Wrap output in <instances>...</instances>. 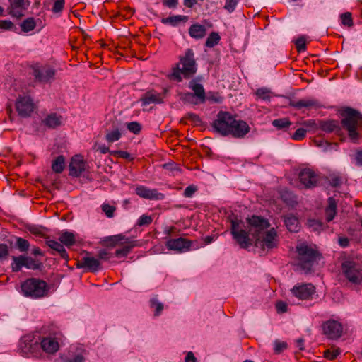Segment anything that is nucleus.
I'll return each instance as SVG.
<instances>
[{
	"label": "nucleus",
	"instance_id": "052dcab7",
	"mask_svg": "<svg viewBox=\"0 0 362 362\" xmlns=\"http://www.w3.org/2000/svg\"><path fill=\"white\" fill-rule=\"evenodd\" d=\"M339 353L340 352L339 351L338 349H336L334 351H330L329 349H327L325 351L324 356L329 360H334V358H337Z\"/></svg>",
	"mask_w": 362,
	"mask_h": 362
},
{
	"label": "nucleus",
	"instance_id": "2f4dec72",
	"mask_svg": "<svg viewBox=\"0 0 362 362\" xmlns=\"http://www.w3.org/2000/svg\"><path fill=\"white\" fill-rule=\"evenodd\" d=\"M65 167V159L63 156H57L52 162V169L56 173L63 172Z\"/></svg>",
	"mask_w": 362,
	"mask_h": 362
},
{
	"label": "nucleus",
	"instance_id": "e433bc0d",
	"mask_svg": "<svg viewBox=\"0 0 362 362\" xmlns=\"http://www.w3.org/2000/svg\"><path fill=\"white\" fill-rule=\"evenodd\" d=\"M221 37L217 33L212 32L209 34V37L206 39L205 42V45L207 47L211 48L215 45H218Z\"/></svg>",
	"mask_w": 362,
	"mask_h": 362
},
{
	"label": "nucleus",
	"instance_id": "8fccbe9b",
	"mask_svg": "<svg viewBox=\"0 0 362 362\" xmlns=\"http://www.w3.org/2000/svg\"><path fill=\"white\" fill-rule=\"evenodd\" d=\"M274 352L276 354H279L284 350L286 349L288 347L287 343L285 341H280L279 340H276L274 343Z\"/></svg>",
	"mask_w": 362,
	"mask_h": 362
},
{
	"label": "nucleus",
	"instance_id": "c85d7f7f",
	"mask_svg": "<svg viewBox=\"0 0 362 362\" xmlns=\"http://www.w3.org/2000/svg\"><path fill=\"white\" fill-rule=\"evenodd\" d=\"M59 240L65 246L70 247L75 245L76 235L71 232L63 230L59 238Z\"/></svg>",
	"mask_w": 362,
	"mask_h": 362
},
{
	"label": "nucleus",
	"instance_id": "f8f14e48",
	"mask_svg": "<svg viewBox=\"0 0 362 362\" xmlns=\"http://www.w3.org/2000/svg\"><path fill=\"white\" fill-rule=\"evenodd\" d=\"M291 292L300 300H308L315 293V287L312 284H297Z\"/></svg>",
	"mask_w": 362,
	"mask_h": 362
},
{
	"label": "nucleus",
	"instance_id": "4c0bfd02",
	"mask_svg": "<svg viewBox=\"0 0 362 362\" xmlns=\"http://www.w3.org/2000/svg\"><path fill=\"white\" fill-rule=\"evenodd\" d=\"M36 26L35 21L33 18H28L21 24L22 30L25 33L33 30Z\"/></svg>",
	"mask_w": 362,
	"mask_h": 362
},
{
	"label": "nucleus",
	"instance_id": "f3484780",
	"mask_svg": "<svg viewBox=\"0 0 362 362\" xmlns=\"http://www.w3.org/2000/svg\"><path fill=\"white\" fill-rule=\"evenodd\" d=\"M55 73V70L49 66L33 67V76L35 80L40 82L47 83L49 81L50 79L54 78Z\"/></svg>",
	"mask_w": 362,
	"mask_h": 362
},
{
	"label": "nucleus",
	"instance_id": "7ed1b4c3",
	"mask_svg": "<svg viewBox=\"0 0 362 362\" xmlns=\"http://www.w3.org/2000/svg\"><path fill=\"white\" fill-rule=\"evenodd\" d=\"M214 132L223 136H232L234 138L242 139L249 133L250 127L244 120L236 119L228 112L220 111L216 119L211 123Z\"/></svg>",
	"mask_w": 362,
	"mask_h": 362
},
{
	"label": "nucleus",
	"instance_id": "864d4df0",
	"mask_svg": "<svg viewBox=\"0 0 362 362\" xmlns=\"http://www.w3.org/2000/svg\"><path fill=\"white\" fill-rule=\"evenodd\" d=\"M153 221V218L151 216L148 215H142L140 216L137 221V226H148L150 225Z\"/></svg>",
	"mask_w": 362,
	"mask_h": 362
},
{
	"label": "nucleus",
	"instance_id": "3c124183",
	"mask_svg": "<svg viewBox=\"0 0 362 362\" xmlns=\"http://www.w3.org/2000/svg\"><path fill=\"white\" fill-rule=\"evenodd\" d=\"M306 132V129L303 128H298L291 136V138L296 141H300L305 137Z\"/></svg>",
	"mask_w": 362,
	"mask_h": 362
},
{
	"label": "nucleus",
	"instance_id": "393cba45",
	"mask_svg": "<svg viewBox=\"0 0 362 362\" xmlns=\"http://www.w3.org/2000/svg\"><path fill=\"white\" fill-rule=\"evenodd\" d=\"M121 248L116 250L115 256L117 257H124L128 255L131 250L138 246V241L136 240H127L120 243Z\"/></svg>",
	"mask_w": 362,
	"mask_h": 362
},
{
	"label": "nucleus",
	"instance_id": "0eeeda50",
	"mask_svg": "<svg viewBox=\"0 0 362 362\" xmlns=\"http://www.w3.org/2000/svg\"><path fill=\"white\" fill-rule=\"evenodd\" d=\"M189 88L193 93L187 92L181 94L180 99L185 103L198 105L206 101V93L203 86L192 80L189 83Z\"/></svg>",
	"mask_w": 362,
	"mask_h": 362
},
{
	"label": "nucleus",
	"instance_id": "b1692460",
	"mask_svg": "<svg viewBox=\"0 0 362 362\" xmlns=\"http://www.w3.org/2000/svg\"><path fill=\"white\" fill-rule=\"evenodd\" d=\"M140 101L143 106L148 105L151 103L159 104L163 102L160 94L154 90H150L142 95Z\"/></svg>",
	"mask_w": 362,
	"mask_h": 362
},
{
	"label": "nucleus",
	"instance_id": "58836bf2",
	"mask_svg": "<svg viewBox=\"0 0 362 362\" xmlns=\"http://www.w3.org/2000/svg\"><path fill=\"white\" fill-rule=\"evenodd\" d=\"M255 94L258 99H261L264 101H269L272 98V92L266 88H258L256 90Z\"/></svg>",
	"mask_w": 362,
	"mask_h": 362
},
{
	"label": "nucleus",
	"instance_id": "de8ad7c7",
	"mask_svg": "<svg viewBox=\"0 0 362 362\" xmlns=\"http://www.w3.org/2000/svg\"><path fill=\"white\" fill-rule=\"evenodd\" d=\"M295 45L298 52H302L306 50V40L303 36L298 38L295 42Z\"/></svg>",
	"mask_w": 362,
	"mask_h": 362
},
{
	"label": "nucleus",
	"instance_id": "c756f323",
	"mask_svg": "<svg viewBox=\"0 0 362 362\" xmlns=\"http://www.w3.org/2000/svg\"><path fill=\"white\" fill-rule=\"evenodd\" d=\"M328 205L325 209V217L327 222L332 221L336 215L337 203L333 197H329L327 200Z\"/></svg>",
	"mask_w": 362,
	"mask_h": 362
},
{
	"label": "nucleus",
	"instance_id": "4d7b16f0",
	"mask_svg": "<svg viewBox=\"0 0 362 362\" xmlns=\"http://www.w3.org/2000/svg\"><path fill=\"white\" fill-rule=\"evenodd\" d=\"M25 8H15L13 6H10L9 7V9H10V12L9 13L13 16V17H16L17 18H21L23 16V9Z\"/></svg>",
	"mask_w": 362,
	"mask_h": 362
},
{
	"label": "nucleus",
	"instance_id": "5fc2aeb1",
	"mask_svg": "<svg viewBox=\"0 0 362 362\" xmlns=\"http://www.w3.org/2000/svg\"><path fill=\"white\" fill-rule=\"evenodd\" d=\"M206 100L221 103L223 101V98L218 94L212 92H209L207 95H206Z\"/></svg>",
	"mask_w": 362,
	"mask_h": 362
},
{
	"label": "nucleus",
	"instance_id": "ddd939ff",
	"mask_svg": "<svg viewBox=\"0 0 362 362\" xmlns=\"http://www.w3.org/2000/svg\"><path fill=\"white\" fill-rule=\"evenodd\" d=\"M299 180L306 188H312L317 186L320 175L310 168H304L299 173Z\"/></svg>",
	"mask_w": 362,
	"mask_h": 362
},
{
	"label": "nucleus",
	"instance_id": "13d9d810",
	"mask_svg": "<svg viewBox=\"0 0 362 362\" xmlns=\"http://www.w3.org/2000/svg\"><path fill=\"white\" fill-rule=\"evenodd\" d=\"M97 257L98 259L105 261L110 259L112 257V255L110 252H109L107 250L103 249L98 252Z\"/></svg>",
	"mask_w": 362,
	"mask_h": 362
},
{
	"label": "nucleus",
	"instance_id": "79ce46f5",
	"mask_svg": "<svg viewBox=\"0 0 362 362\" xmlns=\"http://www.w3.org/2000/svg\"><path fill=\"white\" fill-rule=\"evenodd\" d=\"M328 182L332 187H337L342 184L343 180L339 174H331L328 177Z\"/></svg>",
	"mask_w": 362,
	"mask_h": 362
},
{
	"label": "nucleus",
	"instance_id": "39448f33",
	"mask_svg": "<svg viewBox=\"0 0 362 362\" xmlns=\"http://www.w3.org/2000/svg\"><path fill=\"white\" fill-rule=\"evenodd\" d=\"M23 295L32 299L46 297L50 287L47 283L37 278H29L24 281L21 286Z\"/></svg>",
	"mask_w": 362,
	"mask_h": 362
},
{
	"label": "nucleus",
	"instance_id": "6ab92c4d",
	"mask_svg": "<svg viewBox=\"0 0 362 362\" xmlns=\"http://www.w3.org/2000/svg\"><path fill=\"white\" fill-rule=\"evenodd\" d=\"M135 193L140 197L150 200H162L165 197V195L158 192L157 189H151L143 185L137 186L135 189Z\"/></svg>",
	"mask_w": 362,
	"mask_h": 362
},
{
	"label": "nucleus",
	"instance_id": "5701e85b",
	"mask_svg": "<svg viewBox=\"0 0 362 362\" xmlns=\"http://www.w3.org/2000/svg\"><path fill=\"white\" fill-rule=\"evenodd\" d=\"M88 354L83 349H77L75 352L69 353L68 355H63L62 360L63 362H85V356Z\"/></svg>",
	"mask_w": 362,
	"mask_h": 362
},
{
	"label": "nucleus",
	"instance_id": "f704fd0d",
	"mask_svg": "<svg viewBox=\"0 0 362 362\" xmlns=\"http://www.w3.org/2000/svg\"><path fill=\"white\" fill-rule=\"evenodd\" d=\"M149 303L150 307L154 309V316H159L163 310V304L158 300L157 296L151 298Z\"/></svg>",
	"mask_w": 362,
	"mask_h": 362
},
{
	"label": "nucleus",
	"instance_id": "bb28decb",
	"mask_svg": "<svg viewBox=\"0 0 362 362\" xmlns=\"http://www.w3.org/2000/svg\"><path fill=\"white\" fill-rule=\"evenodd\" d=\"M284 223L287 229L291 232H298L300 229L299 221L293 214L284 216Z\"/></svg>",
	"mask_w": 362,
	"mask_h": 362
},
{
	"label": "nucleus",
	"instance_id": "f03ea898",
	"mask_svg": "<svg viewBox=\"0 0 362 362\" xmlns=\"http://www.w3.org/2000/svg\"><path fill=\"white\" fill-rule=\"evenodd\" d=\"M250 225V232L255 239V245L262 250H269L278 245V235L276 229L272 228L267 230L270 223L263 217L253 215L247 218Z\"/></svg>",
	"mask_w": 362,
	"mask_h": 362
},
{
	"label": "nucleus",
	"instance_id": "49530a36",
	"mask_svg": "<svg viewBox=\"0 0 362 362\" xmlns=\"http://www.w3.org/2000/svg\"><path fill=\"white\" fill-rule=\"evenodd\" d=\"M128 130L135 134L140 133L141 130V125L138 122H131L127 124Z\"/></svg>",
	"mask_w": 362,
	"mask_h": 362
},
{
	"label": "nucleus",
	"instance_id": "4468645a",
	"mask_svg": "<svg viewBox=\"0 0 362 362\" xmlns=\"http://www.w3.org/2000/svg\"><path fill=\"white\" fill-rule=\"evenodd\" d=\"M62 337V333L56 332L54 337H44L40 343V348L47 353H55L59 349V340Z\"/></svg>",
	"mask_w": 362,
	"mask_h": 362
},
{
	"label": "nucleus",
	"instance_id": "bf43d9fd",
	"mask_svg": "<svg viewBox=\"0 0 362 362\" xmlns=\"http://www.w3.org/2000/svg\"><path fill=\"white\" fill-rule=\"evenodd\" d=\"M197 187L195 185H189L187 187L184 191L183 195L185 197H192L197 192Z\"/></svg>",
	"mask_w": 362,
	"mask_h": 362
},
{
	"label": "nucleus",
	"instance_id": "338daca9",
	"mask_svg": "<svg viewBox=\"0 0 362 362\" xmlns=\"http://www.w3.org/2000/svg\"><path fill=\"white\" fill-rule=\"evenodd\" d=\"M308 224L309 226L313 228L315 230H320L322 228V223L317 220H310Z\"/></svg>",
	"mask_w": 362,
	"mask_h": 362
},
{
	"label": "nucleus",
	"instance_id": "20e7f679",
	"mask_svg": "<svg viewBox=\"0 0 362 362\" xmlns=\"http://www.w3.org/2000/svg\"><path fill=\"white\" fill-rule=\"evenodd\" d=\"M197 71V64L194 52L192 49H187L184 55L179 57V62L172 69L170 78L181 82L182 78H192Z\"/></svg>",
	"mask_w": 362,
	"mask_h": 362
},
{
	"label": "nucleus",
	"instance_id": "774afa93",
	"mask_svg": "<svg viewBox=\"0 0 362 362\" xmlns=\"http://www.w3.org/2000/svg\"><path fill=\"white\" fill-rule=\"evenodd\" d=\"M8 255V247L6 244H0V259L6 258Z\"/></svg>",
	"mask_w": 362,
	"mask_h": 362
},
{
	"label": "nucleus",
	"instance_id": "6e6d98bb",
	"mask_svg": "<svg viewBox=\"0 0 362 362\" xmlns=\"http://www.w3.org/2000/svg\"><path fill=\"white\" fill-rule=\"evenodd\" d=\"M238 0H226L224 8L229 13H232L238 4Z\"/></svg>",
	"mask_w": 362,
	"mask_h": 362
},
{
	"label": "nucleus",
	"instance_id": "cd10ccee",
	"mask_svg": "<svg viewBox=\"0 0 362 362\" xmlns=\"http://www.w3.org/2000/svg\"><path fill=\"white\" fill-rule=\"evenodd\" d=\"M206 33V29L204 25L199 23L192 25L189 28V34L192 38L202 39Z\"/></svg>",
	"mask_w": 362,
	"mask_h": 362
},
{
	"label": "nucleus",
	"instance_id": "412c9836",
	"mask_svg": "<svg viewBox=\"0 0 362 362\" xmlns=\"http://www.w3.org/2000/svg\"><path fill=\"white\" fill-rule=\"evenodd\" d=\"M46 244L53 250L52 252V255H55L56 254H58L62 259L66 261L69 259L68 253L66 252L64 245L61 242L59 243L54 240L47 239Z\"/></svg>",
	"mask_w": 362,
	"mask_h": 362
},
{
	"label": "nucleus",
	"instance_id": "2eb2a0df",
	"mask_svg": "<svg viewBox=\"0 0 362 362\" xmlns=\"http://www.w3.org/2000/svg\"><path fill=\"white\" fill-rule=\"evenodd\" d=\"M323 333L329 339H335L341 337L342 326L339 322L330 320L323 324Z\"/></svg>",
	"mask_w": 362,
	"mask_h": 362
},
{
	"label": "nucleus",
	"instance_id": "680f3d73",
	"mask_svg": "<svg viewBox=\"0 0 362 362\" xmlns=\"http://www.w3.org/2000/svg\"><path fill=\"white\" fill-rule=\"evenodd\" d=\"M185 118L191 120L196 124H198L202 122V120H201V118L199 117V116L194 113H191V112L187 113L185 116Z\"/></svg>",
	"mask_w": 362,
	"mask_h": 362
},
{
	"label": "nucleus",
	"instance_id": "473e14b6",
	"mask_svg": "<svg viewBox=\"0 0 362 362\" xmlns=\"http://www.w3.org/2000/svg\"><path fill=\"white\" fill-rule=\"evenodd\" d=\"M13 262L11 263V269L14 272H18L21 270L23 267H25V257L20 255L18 257H12Z\"/></svg>",
	"mask_w": 362,
	"mask_h": 362
},
{
	"label": "nucleus",
	"instance_id": "09e8293b",
	"mask_svg": "<svg viewBox=\"0 0 362 362\" xmlns=\"http://www.w3.org/2000/svg\"><path fill=\"white\" fill-rule=\"evenodd\" d=\"M65 5V0H55L52 7V12L54 13H60L64 9Z\"/></svg>",
	"mask_w": 362,
	"mask_h": 362
},
{
	"label": "nucleus",
	"instance_id": "9b49d317",
	"mask_svg": "<svg viewBox=\"0 0 362 362\" xmlns=\"http://www.w3.org/2000/svg\"><path fill=\"white\" fill-rule=\"evenodd\" d=\"M21 352L28 356L29 355L35 356L40 350V343L31 336L23 337L19 344Z\"/></svg>",
	"mask_w": 362,
	"mask_h": 362
},
{
	"label": "nucleus",
	"instance_id": "a19ab883",
	"mask_svg": "<svg viewBox=\"0 0 362 362\" xmlns=\"http://www.w3.org/2000/svg\"><path fill=\"white\" fill-rule=\"evenodd\" d=\"M16 245L19 251L26 252L29 249L30 243L27 240L21 237H18L16 238Z\"/></svg>",
	"mask_w": 362,
	"mask_h": 362
},
{
	"label": "nucleus",
	"instance_id": "a18cd8bd",
	"mask_svg": "<svg viewBox=\"0 0 362 362\" xmlns=\"http://www.w3.org/2000/svg\"><path fill=\"white\" fill-rule=\"evenodd\" d=\"M101 209L107 218H112L116 211V208L109 204H103Z\"/></svg>",
	"mask_w": 362,
	"mask_h": 362
},
{
	"label": "nucleus",
	"instance_id": "423d86ee",
	"mask_svg": "<svg viewBox=\"0 0 362 362\" xmlns=\"http://www.w3.org/2000/svg\"><path fill=\"white\" fill-rule=\"evenodd\" d=\"M341 271L345 278L352 284H362V261L358 258H349L341 264Z\"/></svg>",
	"mask_w": 362,
	"mask_h": 362
},
{
	"label": "nucleus",
	"instance_id": "37998d69",
	"mask_svg": "<svg viewBox=\"0 0 362 362\" xmlns=\"http://www.w3.org/2000/svg\"><path fill=\"white\" fill-rule=\"evenodd\" d=\"M110 240V246L114 247L116 245H120L121 243L132 240L130 238H127L125 235L122 234H119L116 235L111 236L109 239Z\"/></svg>",
	"mask_w": 362,
	"mask_h": 362
},
{
	"label": "nucleus",
	"instance_id": "1a4fd4ad",
	"mask_svg": "<svg viewBox=\"0 0 362 362\" xmlns=\"http://www.w3.org/2000/svg\"><path fill=\"white\" fill-rule=\"evenodd\" d=\"M242 224L243 223L241 221L232 220L231 235L241 248L246 249L252 245V240L249 237L251 233L250 230L247 232L243 229Z\"/></svg>",
	"mask_w": 362,
	"mask_h": 362
},
{
	"label": "nucleus",
	"instance_id": "69168bd1",
	"mask_svg": "<svg viewBox=\"0 0 362 362\" xmlns=\"http://www.w3.org/2000/svg\"><path fill=\"white\" fill-rule=\"evenodd\" d=\"M276 309L279 313H286L287 311V304L283 301H279L276 304Z\"/></svg>",
	"mask_w": 362,
	"mask_h": 362
},
{
	"label": "nucleus",
	"instance_id": "aec40b11",
	"mask_svg": "<svg viewBox=\"0 0 362 362\" xmlns=\"http://www.w3.org/2000/svg\"><path fill=\"white\" fill-rule=\"evenodd\" d=\"M86 163L81 156H74L69 163V175L72 177H78L85 170Z\"/></svg>",
	"mask_w": 362,
	"mask_h": 362
},
{
	"label": "nucleus",
	"instance_id": "a878e982",
	"mask_svg": "<svg viewBox=\"0 0 362 362\" xmlns=\"http://www.w3.org/2000/svg\"><path fill=\"white\" fill-rule=\"evenodd\" d=\"M42 122L49 129H55L61 126L62 117L57 113H50L42 119Z\"/></svg>",
	"mask_w": 362,
	"mask_h": 362
},
{
	"label": "nucleus",
	"instance_id": "c9c22d12",
	"mask_svg": "<svg viewBox=\"0 0 362 362\" xmlns=\"http://www.w3.org/2000/svg\"><path fill=\"white\" fill-rule=\"evenodd\" d=\"M272 125L278 129H286L291 125L288 118H279L272 121Z\"/></svg>",
	"mask_w": 362,
	"mask_h": 362
},
{
	"label": "nucleus",
	"instance_id": "dca6fc26",
	"mask_svg": "<svg viewBox=\"0 0 362 362\" xmlns=\"http://www.w3.org/2000/svg\"><path fill=\"white\" fill-rule=\"evenodd\" d=\"M170 250H175L180 252L187 251L192 246V241L184 238L170 239L165 244Z\"/></svg>",
	"mask_w": 362,
	"mask_h": 362
},
{
	"label": "nucleus",
	"instance_id": "a211bd4d",
	"mask_svg": "<svg viewBox=\"0 0 362 362\" xmlns=\"http://www.w3.org/2000/svg\"><path fill=\"white\" fill-rule=\"evenodd\" d=\"M76 267L85 269L90 272H96L102 269L99 259L89 256L83 257L78 261Z\"/></svg>",
	"mask_w": 362,
	"mask_h": 362
},
{
	"label": "nucleus",
	"instance_id": "603ef678",
	"mask_svg": "<svg viewBox=\"0 0 362 362\" xmlns=\"http://www.w3.org/2000/svg\"><path fill=\"white\" fill-rule=\"evenodd\" d=\"M110 155L113 156L127 159V160H132L131 154L124 151H120V150L112 151L110 152Z\"/></svg>",
	"mask_w": 362,
	"mask_h": 362
},
{
	"label": "nucleus",
	"instance_id": "7c9ffc66",
	"mask_svg": "<svg viewBox=\"0 0 362 362\" xmlns=\"http://www.w3.org/2000/svg\"><path fill=\"white\" fill-rule=\"evenodd\" d=\"M188 20V17L187 16H172L168 18H163L161 22L163 24H170L173 26L177 25L180 22H186Z\"/></svg>",
	"mask_w": 362,
	"mask_h": 362
},
{
	"label": "nucleus",
	"instance_id": "e2e57ef3",
	"mask_svg": "<svg viewBox=\"0 0 362 362\" xmlns=\"http://www.w3.org/2000/svg\"><path fill=\"white\" fill-rule=\"evenodd\" d=\"M303 124L308 128H310L313 130H316V129H319V127H318V121L316 122L315 120H313V119H309V120H306L305 121Z\"/></svg>",
	"mask_w": 362,
	"mask_h": 362
},
{
	"label": "nucleus",
	"instance_id": "4be33fe9",
	"mask_svg": "<svg viewBox=\"0 0 362 362\" xmlns=\"http://www.w3.org/2000/svg\"><path fill=\"white\" fill-rule=\"evenodd\" d=\"M289 105L293 107L298 110H300L303 107L306 108H317L320 107L319 102L313 98H304L299 100H291Z\"/></svg>",
	"mask_w": 362,
	"mask_h": 362
},
{
	"label": "nucleus",
	"instance_id": "f257e3e1",
	"mask_svg": "<svg viewBox=\"0 0 362 362\" xmlns=\"http://www.w3.org/2000/svg\"><path fill=\"white\" fill-rule=\"evenodd\" d=\"M340 115L342 117L341 122L334 119L318 120L319 129L326 133H334L341 136L342 127L348 132L351 141L354 143L357 142L360 138L359 130L362 127V115L349 107H344Z\"/></svg>",
	"mask_w": 362,
	"mask_h": 362
},
{
	"label": "nucleus",
	"instance_id": "c03bdc74",
	"mask_svg": "<svg viewBox=\"0 0 362 362\" xmlns=\"http://www.w3.org/2000/svg\"><path fill=\"white\" fill-rule=\"evenodd\" d=\"M40 264L38 261L30 257H25V267L29 269H37L40 268Z\"/></svg>",
	"mask_w": 362,
	"mask_h": 362
},
{
	"label": "nucleus",
	"instance_id": "72a5a7b5",
	"mask_svg": "<svg viewBox=\"0 0 362 362\" xmlns=\"http://www.w3.org/2000/svg\"><path fill=\"white\" fill-rule=\"evenodd\" d=\"M122 136L121 131L119 128L115 127L112 131L106 132L105 139L109 143H113L120 139Z\"/></svg>",
	"mask_w": 362,
	"mask_h": 362
},
{
	"label": "nucleus",
	"instance_id": "ea45409f",
	"mask_svg": "<svg viewBox=\"0 0 362 362\" xmlns=\"http://www.w3.org/2000/svg\"><path fill=\"white\" fill-rule=\"evenodd\" d=\"M341 23L344 26L351 28L354 25L352 16L350 12H345L340 15Z\"/></svg>",
	"mask_w": 362,
	"mask_h": 362
},
{
	"label": "nucleus",
	"instance_id": "0e129e2a",
	"mask_svg": "<svg viewBox=\"0 0 362 362\" xmlns=\"http://www.w3.org/2000/svg\"><path fill=\"white\" fill-rule=\"evenodd\" d=\"M13 27V23L8 20L0 21V29L11 30Z\"/></svg>",
	"mask_w": 362,
	"mask_h": 362
},
{
	"label": "nucleus",
	"instance_id": "9d476101",
	"mask_svg": "<svg viewBox=\"0 0 362 362\" xmlns=\"http://www.w3.org/2000/svg\"><path fill=\"white\" fill-rule=\"evenodd\" d=\"M16 110L21 117H28L34 112L35 105L30 96H19L15 103Z\"/></svg>",
	"mask_w": 362,
	"mask_h": 362
},
{
	"label": "nucleus",
	"instance_id": "6e6552de",
	"mask_svg": "<svg viewBox=\"0 0 362 362\" xmlns=\"http://www.w3.org/2000/svg\"><path fill=\"white\" fill-rule=\"evenodd\" d=\"M298 259L304 269H310L313 263L320 257L319 252L311 246L302 243L296 247Z\"/></svg>",
	"mask_w": 362,
	"mask_h": 362
}]
</instances>
